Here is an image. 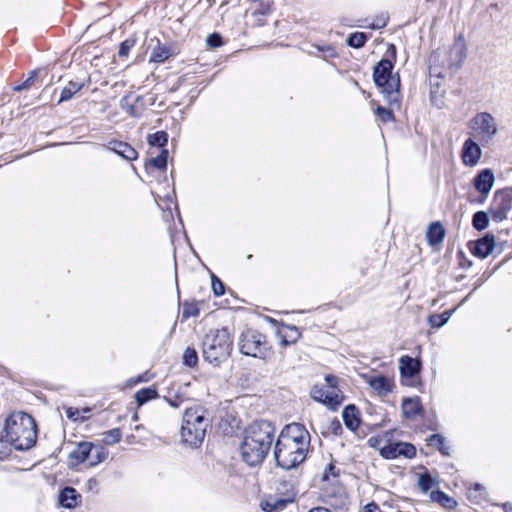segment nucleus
I'll list each match as a JSON object with an SVG mask.
<instances>
[{
    "label": "nucleus",
    "instance_id": "23",
    "mask_svg": "<svg viewBox=\"0 0 512 512\" xmlns=\"http://www.w3.org/2000/svg\"><path fill=\"white\" fill-rule=\"evenodd\" d=\"M93 445L90 442H81L77 445V447L70 452L69 459L73 464H80L85 462L91 451H92Z\"/></svg>",
    "mask_w": 512,
    "mask_h": 512
},
{
    "label": "nucleus",
    "instance_id": "20",
    "mask_svg": "<svg viewBox=\"0 0 512 512\" xmlns=\"http://www.w3.org/2000/svg\"><path fill=\"white\" fill-rule=\"evenodd\" d=\"M80 494L73 487H65L60 491L59 503L61 506L71 509L78 505Z\"/></svg>",
    "mask_w": 512,
    "mask_h": 512
},
{
    "label": "nucleus",
    "instance_id": "35",
    "mask_svg": "<svg viewBox=\"0 0 512 512\" xmlns=\"http://www.w3.org/2000/svg\"><path fill=\"white\" fill-rule=\"evenodd\" d=\"M388 106H389V108L377 106V108L375 110L376 115L379 117V119L383 123H388V122L394 121L393 110L395 108H392L389 104H388ZM396 109L398 110L399 108H396Z\"/></svg>",
    "mask_w": 512,
    "mask_h": 512
},
{
    "label": "nucleus",
    "instance_id": "3",
    "mask_svg": "<svg viewBox=\"0 0 512 512\" xmlns=\"http://www.w3.org/2000/svg\"><path fill=\"white\" fill-rule=\"evenodd\" d=\"M274 435L275 427L270 422L260 420L251 423L243 432L242 459L250 466L262 463L271 449Z\"/></svg>",
    "mask_w": 512,
    "mask_h": 512
},
{
    "label": "nucleus",
    "instance_id": "32",
    "mask_svg": "<svg viewBox=\"0 0 512 512\" xmlns=\"http://www.w3.org/2000/svg\"><path fill=\"white\" fill-rule=\"evenodd\" d=\"M472 225L477 231L486 229L489 225V217L485 211H477L472 218Z\"/></svg>",
    "mask_w": 512,
    "mask_h": 512
},
{
    "label": "nucleus",
    "instance_id": "2",
    "mask_svg": "<svg viewBox=\"0 0 512 512\" xmlns=\"http://www.w3.org/2000/svg\"><path fill=\"white\" fill-rule=\"evenodd\" d=\"M310 434L304 425H286L274 447V457L279 467L290 470L300 465L307 457Z\"/></svg>",
    "mask_w": 512,
    "mask_h": 512
},
{
    "label": "nucleus",
    "instance_id": "49",
    "mask_svg": "<svg viewBox=\"0 0 512 512\" xmlns=\"http://www.w3.org/2000/svg\"><path fill=\"white\" fill-rule=\"evenodd\" d=\"M387 22H388V17L386 16H381L380 18H378L376 20L375 23H373L372 25V28L373 29H380V28H383L387 25Z\"/></svg>",
    "mask_w": 512,
    "mask_h": 512
},
{
    "label": "nucleus",
    "instance_id": "31",
    "mask_svg": "<svg viewBox=\"0 0 512 512\" xmlns=\"http://www.w3.org/2000/svg\"><path fill=\"white\" fill-rule=\"evenodd\" d=\"M157 396H158V393L155 388L146 387V388L140 389L136 393L135 399H136V402L138 403V405L141 406V405L145 404L146 402H148L149 400L157 398Z\"/></svg>",
    "mask_w": 512,
    "mask_h": 512
},
{
    "label": "nucleus",
    "instance_id": "26",
    "mask_svg": "<svg viewBox=\"0 0 512 512\" xmlns=\"http://www.w3.org/2000/svg\"><path fill=\"white\" fill-rule=\"evenodd\" d=\"M430 497L432 501L439 503L445 508L452 509L457 505V502L453 498L440 490L432 491Z\"/></svg>",
    "mask_w": 512,
    "mask_h": 512
},
{
    "label": "nucleus",
    "instance_id": "36",
    "mask_svg": "<svg viewBox=\"0 0 512 512\" xmlns=\"http://www.w3.org/2000/svg\"><path fill=\"white\" fill-rule=\"evenodd\" d=\"M122 432L119 428H114L103 433V442L106 445H113L121 440Z\"/></svg>",
    "mask_w": 512,
    "mask_h": 512
},
{
    "label": "nucleus",
    "instance_id": "27",
    "mask_svg": "<svg viewBox=\"0 0 512 512\" xmlns=\"http://www.w3.org/2000/svg\"><path fill=\"white\" fill-rule=\"evenodd\" d=\"M428 443L429 445L436 447L442 455L448 456L450 454V448L446 444V439L441 434H432L428 438Z\"/></svg>",
    "mask_w": 512,
    "mask_h": 512
},
{
    "label": "nucleus",
    "instance_id": "24",
    "mask_svg": "<svg viewBox=\"0 0 512 512\" xmlns=\"http://www.w3.org/2000/svg\"><path fill=\"white\" fill-rule=\"evenodd\" d=\"M172 55V50L167 45H162L159 41L157 45L153 48L150 55V62L155 63H163L170 58Z\"/></svg>",
    "mask_w": 512,
    "mask_h": 512
},
{
    "label": "nucleus",
    "instance_id": "44",
    "mask_svg": "<svg viewBox=\"0 0 512 512\" xmlns=\"http://www.w3.org/2000/svg\"><path fill=\"white\" fill-rule=\"evenodd\" d=\"M212 289L215 296H222L225 293L224 283L214 274L211 276Z\"/></svg>",
    "mask_w": 512,
    "mask_h": 512
},
{
    "label": "nucleus",
    "instance_id": "5",
    "mask_svg": "<svg viewBox=\"0 0 512 512\" xmlns=\"http://www.w3.org/2000/svg\"><path fill=\"white\" fill-rule=\"evenodd\" d=\"M233 340L227 328L210 330L202 340V357L217 367L225 362L232 351Z\"/></svg>",
    "mask_w": 512,
    "mask_h": 512
},
{
    "label": "nucleus",
    "instance_id": "57",
    "mask_svg": "<svg viewBox=\"0 0 512 512\" xmlns=\"http://www.w3.org/2000/svg\"><path fill=\"white\" fill-rule=\"evenodd\" d=\"M503 509H504V511H505V512H512V504H510V503H505V504L503 505Z\"/></svg>",
    "mask_w": 512,
    "mask_h": 512
},
{
    "label": "nucleus",
    "instance_id": "29",
    "mask_svg": "<svg viewBox=\"0 0 512 512\" xmlns=\"http://www.w3.org/2000/svg\"><path fill=\"white\" fill-rule=\"evenodd\" d=\"M168 142V134L165 131H157L148 136V143L150 146L166 149L165 146Z\"/></svg>",
    "mask_w": 512,
    "mask_h": 512
},
{
    "label": "nucleus",
    "instance_id": "39",
    "mask_svg": "<svg viewBox=\"0 0 512 512\" xmlns=\"http://www.w3.org/2000/svg\"><path fill=\"white\" fill-rule=\"evenodd\" d=\"M276 491L283 497H289L290 492H296L294 485L288 480H280L277 484Z\"/></svg>",
    "mask_w": 512,
    "mask_h": 512
},
{
    "label": "nucleus",
    "instance_id": "51",
    "mask_svg": "<svg viewBox=\"0 0 512 512\" xmlns=\"http://www.w3.org/2000/svg\"><path fill=\"white\" fill-rule=\"evenodd\" d=\"M325 381L327 383L326 387H337L338 385V378L334 375H327Z\"/></svg>",
    "mask_w": 512,
    "mask_h": 512
},
{
    "label": "nucleus",
    "instance_id": "55",
    "mask_svg": "<svg viewBox=\"0 0 512 512\" xmlns=\"http://www.w3.org/2000/svg\"><path fill=\"white\" fill-rule=\"evenodd\" d=\"M66 412H67V417L69 419H73V420H76L77 416L79 414V411L77 409H73V408H68Z\"/></svg>",
    "mask_w": 512,
    "mask_h": 512
},
{
    "label": "nucleus",
    "instance_id": "14",
    "mask_svg": "<svg viewBox=\"0 0 512 512\" xmlns=\"http://www.w3.org/2000/svg\"><path fill=\"white\" fill-rule=\"evenodd\" d=\"M495 246V237L492 234H486L484 237L478 239L471 244L470 251L473 255L484 259L490 255Z\"/></svg>",
    "mask_w": 512,
    "mask_h": 512
},
{
    "label": "nucleus",
    "instance_id": "30",
    "mask_svg": "<svg viewBox=\"0 0 512 512\" xmlns=\"http://www.w3.org/2000/svg\"><path fill=\"white\" fill-rule=\"evenodd\" d=\"M453 312H454V310H446V311H444L441 314L430 315L429 318H428V322H429L431 327H433V328H440L444 324L447 323V321L452 316Z\"/></svg>",
    "mask_w": 512,
    "mask_h": 512
},
{
    "label": "nucleus",
    "instance_id": "33",
    "mask_svg": "<svg viewBox=\"0 0 512 512\" xmlns=\"http://www.w3.org/2000/svg\"><path fill=\"white\" fill-rule=\"evenodd\" d=\"M367 35L363 32H354L349 35L347 44L353 48H362L367 42Z\"/></svg>",
    "mask_w": 512,
    "mask_h": 512
},
{
    "label": "nucleus",
    "instance_id": "52",
    "mask_svg": "<svg viewBox=\"0 0 512 512\" xmlns=\"http://www.w3.org/2000/svg\"><path fill=\"white\" fill-rule=\"evenodd\" d=\"M146 375H147V373L142 374V375H138L135 378H131L129 380V385L132 386V385H135V384H138V383H141V382L148 381V378H146Z\"/></svg>",
    "mask_w": 512,
    "mask_h": 512
},
{
    "label": "nucleus",
    "instance_id": "53",
    "mask_svg": "<svg viewBox=\"0 0 512 512\" xmlns=\"http://www.w3.org/2000/svg\"><path fill=\"white\" fill-rule=\"evenodd\" d=\"M289 329H290L292 332H294V333H295V337H294V339H293V340H291V341H287L286 339H283V340H282V343H283L284 345H287V344H289V343H293V342H295V341H296V339L300 336V332L298 331V329H297L295 326H290V327H289Z\"/></svg>",
    "mask_w": 512,
    "mask_h": 512
},
{
    "label": "nucleus",
    "instance_id": "48",
    "mask_svg": "<svg viewBox=\"0 0 512 512\" xmlns=\"http://www.w3.org/2000/svg\"><path fill=\"white\" fill-rule=\"evenodd\" d=\"M206 42L208 46L216 48L222 45V38L219 34L213 33L207 37Z\"/></svg>",
    "mask_w": 512,
    "mask_h": 512
},
{
    "label": "nucleus",
    "instance_id": "40",
    "mask_svg": "<svg viewBox=\"0 0 512 512\" xmlns=\"http://www.w3.org/2000/svg\"><path fill=\"white\" fill-rule=\"evenodd\" d=\"M199 315V308L196 303L185 302L183 304L182 317L188 319L190 317H197Z\"/></svg>",
    "mask_w": 512,
    "mask_h": 512
},
{
    "label": "nucleus",
    "instance_id": "12",
    "mask_svg": "<svg viewBox=\"0 0 512 512\" xmlns=\"http://www.w3.org/2000/svg\"><path fill=\"white\" fill-rule=\"evenodd\" d=\"M482 155L481 148L471 138H468L462 148V160L466 166L473 167L480 160Z\"/></svg>",
    "mask_w": 512,
    "mask_h": 512
},
{
    "label": "nucleus",
    "instance_id": "11",
    "mask_svg": "<svg viewBox=\"0 0 512 512\" xmlns=\"http://www.w3.org/2000/svg\"><path fill=\"white\" fill-rule=\"evenodd\" d=\"M102 146L106 150L114 152L127 161H134L138 158V152L126 142L111 140Z\"/></svg>",
    "mask_w": 512,
    "mask_h": 512
},
{
    "label": "nucleus",
    "instance_id": "38",
    "mask_svg": "<svg viewBox=\"0 0 512 512\" xmlns=\"http://www.w3.org/2000/svg\"><path fill=\"white\" fill-rule=\"evenodd\" d=\"M434 484V480L428 472L420 474L418 485L423 492H428Z\"/></svg>",
    "mask_w": 512,
    "mask_h": 512
},
{
    "label": "nucleus",
    "instance_id": "54",
    "mask_svg": "<svg viewBox=\"0 0 512 512\" xmlns=\"http://www.w3.org/2000/svg\"><path fill=\"white\" fill-rule=\"evenodd\" d=\"M332 430L335 435H339L342 432L341 424L338 420L332 422Z\"/></svg>",
    "mask_w": 512,
    "mask_h": 512
},
{
    "label": "nucleus",
    "instance_id": "34",
    "mask_svg": "<svg viewBox=\"0 0 512 512\" xmlns=\"http://www.w3.org/2000/svg\"><path fill=\"white\" fill-rule=\"evenodd\" d=\"M400 442L397 443H390L380 450L381 456H383L386 459H395L398 456H401V452L399 450Z\"/></svg>",
    "mask_w": 512,
    "mask_h": 512
},
{
    "label": "nucleus",
    "instance_id": "13",
    "mask_svg": "<svg viewBox=\"0 0 512 512\" xmlns=\"http://www.w3.org/2000/svg\"><path fill=\"white\" fill-rule=\"evenodd\" d=\"M494 181L495 177L490 169L481 170L474 178V187L480 194L484 196L483 200H485L490 193Z\"/></svg>",
    "mask_w": 512,
    "mask_h": 512
},
{
    "label": "nucleus",
    "instance_id": "19",
    "mask_svg": "<svg viewBox=\"0 0 512 512\" xmlns=\"http://www.w3.org/2000/svg\"><path fill=\"white\" fill-rule=\"evenodd\" d=\"M402 412L406 418H414L422 415L423 406L419 397L404 398L402 401Z\"/></svg>",
    "mask_w": 512,
    "mask_h": 512
},
{
    "label": "nucleus",
    "instance_id": "6",
    "mask_svg": "<svg viewBox=\"0 0 512 512\" xmlns=\"http://www.w3.org/2000/svg\"><path fill=\"white\" fill-rule=\"evenodd\" d=\"M210 421L200 406L186 408L181 426L182 441L191 447H199L205 437Z\"/></svg>",
    "mask_w": 512,
    "mask_h": 512
},
{
    "label": "nucleus",
    "instance_id": "45",
    "mask_svg": "<svg viewBox=\"0 0 512 512\" xmlns=\"http://www.w3.org/2000/svg\"><path fill=\"white\" fill-rule=\"evenodd\" d=\"M399 450L401 452V455L407 458H412L416 454V448L409 443L400 442Z\"/></svg>",
    "mask_w": 512,
    "mask_h": 512
},
{
    "label": "nucleus",
    "instance_id": "4",
    "mask_svg": "<svg viewBox=\"0 0 512 512\" xmlns=\"http://www.w3.org/2000/svg\"><path fill=\"white\" fill-rule=\"evenodd\" d=\"M393 67L394 64L391 60L381 59L374 67L373 80L387 104L392 108H400V77L392 74Z\"/></svg>",
    "mask_w": 512,
    "mask_h": 512
},
{
    "label": "nucleus",
    "instance_id": "8",
    "mask_svg": "<svg viewBox=\"0 0 512 512\" xmlns=\"http://www.w3.org/2000/svg\"><path fill=\"white\" fill-rule=\"evenodd\" d=\"M469 127L473 131V135L481 144L485 145L492 141L498 133V124L492 114L488 112H479L471 118Z\"/></svg>",
    "mask_w": 512,
    "mask_h": 512
},
{
    "label": "nucleus",
    "instance_id": "17",
    "mask_svg": "<svg viewBox=\"0 0 512 512\" xmlns=\"http://www.w3.org/2000/svg\"><path fill=\"white\" fill-rule=\"evenodd\" d=\"M296 492H290L289 497H269L262 502V509L268 512H277L283 510L287 504L292 503L295 500Z\"/></svg>",
    "mask_w": 512,
    "mask_h": 512
},
{
    "label": "nucleus",
    "instance_id": "1",
    "mask_svg": "<svg viewBox=\"0 0 512 512\" xmlns=\"http://www.w3.org/2000/svg\"><path fill=\"white\" fill-rule=\"evenodd\" d=\"M37 441L34 418L22 411L12 412L0 424V459L10 454L9 446L19 451L29 450Z\"/></svg>",
    "mask_w": 512,
    "mask_h": 512
},
{
    "label": "nucleus",
    "instance_id": "59",
    "mask_svg": "<svg viewBox=\"0 0 512 512\" xmlns=\"http://www.w3.org/2000/svg\"><path fill=\"white\" fill-rule=\"evenodd\" d=\"M429 429H431V430H435V429H436V427H434V426H429Z\"/></svg>",
    "mask_w": 512,
    "mask_h": 512
},
{
    "label": "nucleus",
    "instance_id": "16",
    "mask_svg": "<svg viewBox=\"0 0 512 512\" xmlns=\"http://www.w3.org/2000/svg\"><path fill=\"white\" fill-rule=\"evenodd\" d=\"M399 369L402 377L412 378L420 372L421 362L418 359L404 355L399 360Z\"/></svg>",
    "mask_w": 512,
    "mask_h": 512
},
{
    "label": "nucleus",
    "instance_id": "43",
    "mask_svg": "<svg viewBox=\"0 0 512 512\" xmlns=\"http://www.w3.org/2000/svg\"><path fill=\"white\" fill-rule=\"evenodd\" d=\"M339 474H340L339 468H337L333 463H330L325 468V470L323 472L322 479L324 481H328L331 478L335 479V478H337L339 476Z\"/></svg>",
    "mask_w": 512,
    "mask_h": 512
},
{
    "label": "nucleus",
    "instance_id": "21",
    "mask_svg": "<svg viewBox=\"0 0 512 512\" xmlns=\"http://www.w3.org/2000/svg\"><path fill=\"white\" fill-rule=\"evenodd\" d=\"M466 58V46L462 39L454 42L450 49L449 65L459 66Z\"/></svg>",
    "mask_w": 512,
    "mask_h": 512
},
{
    "label": "nucleus",
    "instance_id": "47",
    "mask_svg": "<svg viewBox=\"0 0 512 512\" xmlns=\"http://www.w3.org/2000/svg\"><path fill=\"white\" fill-rule=\"evenodd\" d=\"M317 50L323 53L324 58H334L337 56L336 50L330 45L317 46Z\"/></svg>",
    "mask_w": 512,
    "mask_h": 512
},
{
    "label": "nucleus",
    "instance_id": "37",
    "mask_svg": "<svg viewBox=\"0 0 512 512\" xmlns=\"http://www.w3.org/2000/svg\"><path fill=\"white\" fill-rule=\"evenodd\" d=\"M197 363H198L197 351L192 347L186 348V350L184 351V354H183V364L188 367H194L197 365Z\"/></svg>",
    "mask_w": 512,
    "mask_h": 512
},
{
    "label": "nucleus",
    "instance_id": "28",
    "mask_svg": "<svg viewBox=\"0 0 512 512\" xmlns=\"http://www.w3.org/2000/svg\"><path fill=\"white\" fill-rule=\"evenodd\" d=\"M83 87V84L70 81L60 94L59 103L70 100Z\"/></svg>",
    "mask_w": 512,
    "mask_h": 512
},
{
    "label": "nucleus",
    "instance_id": "41",
    "mask_svg": "<svg viewBox=\"0 0 512 512\" xmlns=\"http://www.w3.org/2000/svg\"><path fill=\"white\" fill-rule=\"evenodd\" d=\"M38 71L33 70L30 72L29 77L20 85L15 86L13 89L14 91H22V90H28L30 89L37 79Z\"/></svg>",
    "mask_w": 512,
    "mask_h": 512
},
{
    "label": "nucleus",
    "instance_id": "56",
    "mask_svg": "<svg viewBox=\"0 0 512 512\" xmlns=\"http://www.w3.org/2000/svg\"><path fill=\"white\" fill-rule=\"evenodd\" d=\"M309 512H333V511L326 507H315V508H312Z\"/></svg>",
    "mask_w": 512,
    "mask_h": 512
},
{
    "label": "nucleus",
    "instance_id": "50",
    "mask_svg": "<svg viewBox=\"0 0 512 512\" xmlns=\"http://www.w3.org/2000/svg\"><path fill=\"white\" fill-rule=\"evenodd\" d=\"M482 490H483V487L480 484H475L473 488H470L468 490L469 498H475L476 499L477 498L476 493L479 492V494H480Z\"/></svg>",
    "mask_w": 512,
    "mask_h": 512
},
{
    "label": "nucleus",
    "instance_id": "46",
    "mask_svg": "<svg viewBox=\"0 0 512 512\" xmlns=\"http://www.w3.org/2000/svg\"><path fill=\"white\" fill-rule=\"evenodd\" d=\"M135 41L134 40H125L120 44L118 55L120 57H126L128 56L131 48L134 46Z\"/></svg>",
    "mask_w": 512,
    "mask_h": 512
},
{
    "label": "nucleus",
    "instance_id": "58",
    "mask_svg": "<svg viewBox=\"0 0 512 512\" xmlns=\"http://www.w3.org/2000/svg\"><path fill=\"white\" fill-rule=\"evenodd\" d=\"M132 116H137V114L135 113L134 111V108L133 106L130 107L129 111H128Z\"/></svg>",
    "mask_w": 512,
    "mask_h": 512
},
{
    "label": "nucleus",
    "instance_id": "7",
    "mask_svg": "<svg viewBox=\"0 0 512 512\" xmlns=\"http://www.w3.org/2000/svg\"><path fill=\"white\" fill-rule=\"evenodd\" d=\"M238 346L243 355L263 360L272 353L266 336L253 329H246L241 333L238 339Z\"/></svg>",
    "mask_w": 512,
    "mask_h": 512
},
{
    "label": "nucleus",
    "instance_id": "18",
    "mask_svg": "<svg viewBox=\"0 0 512 512\" xmlns=\"http://www.w3.org/2000/svg\"><path fill=\"white\" fill-rule=\"evenodd\" d=\"M342 418L345 426L351 430L356 431L360 426V413L357 407L353 404L347 405L342 412Z\"/></svg>",
    "mask_w": 512,
    "mask_h": 512
},
{
    "label": "nucleus",
    "instance_id": "10",
    "mask_svg": "<svg viewBox=\"0 0 512 512\" xmlns=\"http://www.w3.org/2000/svg\"><path fill=\"white\" fill-rule=\"evenodd\" d=\"M311 397L332 410H336L343 401V395L338 387L324 385H315L311 390Z\"/></svg>",
    "mask_w": 512,
    "mask_h": 512
},
{
    "label": "nucleus",
    "instance_id": "15",
    "mask_svg": "<svg viewBox=\"0 0 512 512\" xmlns=\"http://www.w3.org/2000/svg\"><path fill=\"white\" fill-rule=\"evenodd\" d=\"M367 383L379 396H386L394 387L393 381L383 375L370 376L367 378Z\"/></svg>",
    "mask_w": 512,
    "mask_h": 512
},
{
    "label": "nucleus",
    "instance_id": "22",
    "mask_svg": "<svg viewBox=\"0 0 512 512\" xmlns=\"http://www.w3.org/2000/svg\"><path fill=\"white\" fill-rule=\"evenodd\" d=\"M445 237V229L440 222H432L426 231L427 242L431 246L438 245L443 242Z\"/></svg>",
    "mask_w": 512,
    "mask_h": 512
},
{
    "label": "nucleus",
    "instance_id": "25",
    "mask_svg": "<svg viewBox=\"0 0 512 512\" xmlns=\"http://www.w3.org/2000/svg\"><path fill=\"white\" fill-rule=\"evenodd\" d=\"M169 152L167 149H162L156 156H152L148 162H146V169L153 167L158 170H165L167 167Z\"/></svg>",
    "mask_w": 512,
    "mask_h": 512
},
{
    "label": "nucleus",
    "instance_id": "42",
    "mask_svg": "<svg viewBox=\"0 0 512 512\" xmlns=\"http://www.w3.org/2000/svg\"><path fill=\"white\" fill-rule=\"evenodd\" d=\"M165 400L171 407L179 408L185 401V397L179 393H169V395L165 396Z\"/></svg>",
    "mask_w": 512,
    "mask_h": 512
},
{
    "label": "nucleus",
    "instance_id": "9",
    "mask_svg": "<svg viewBox=\"0 0 512 512\" xmlns=\"http://www.w3.org/2000/svg\"><path fill=\"white\" fill-rule=\"evenodd\" d=\"M512 209V190L501 189L494 193L489 207V213L494 222H502L507 219Z\"/></svg>",
    "mask_w": 512,
    "mask_h": 512
}]
</instances>
